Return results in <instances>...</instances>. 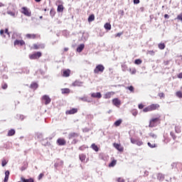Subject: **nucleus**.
Wrapping results in <instances>:
<instances>
[{"label":"nucleus","mask_w":182,"mask_h":182,"mask_svg":"<svg viewBox=\"0 0 182 182\" xmlns=\"http://www.w3.org/2000/svg\"><path fill=\"white\" fill-rule=\"evenodd\" d=\"M160 109V105L159 104H151L143 109L144 113H147L149 112H154V110H159Z\"/></svg>","instance_id":"nucleus-1"},{"label":"nucleus","mask_w":182,"mask_h":182,"mask_svg":"<svg viewBox=\"0 0 182 182\" xmlns=\"http://www.w3.org/2000/svg\"><path fill=\"white\" fill-rule=\"evenodd\" d=\"M160 117H161L159 116L158 117L150 119L149 127H156V126H157V123H160V122H161Z\"/></svg>","instance_id":"nucleus-2"},{"label":"nucleus","mask_w":182,"mask_h":182,"mask_svg":"<svg viewBox=\"0 0 182 182\" xmlns=\"http://www.w3.org/2000/svg\"><path fill=\"white\" fill-rule=\"evenodd\" d=\"M103 72H105V66L102 64L97 65L94 69V73H95V75H99V73H103Z\"/></svg>","instance_id":"nucleus-3"},{"label":"nucleus","mask_w":182,"mask_h":182,"mask_svg":"<svg viewBox=\"0 0 182 182\" xmlns=\"http://www.w3.org/2000/svg\"><path fill=\"white\" fill-rule=\"evenodd\" d=\"M41 56H42V53L38 51L33 54H29L28 58L31 60H34L36 59H39V58H41Z\"/></svg>","instance_id":"nucleus-4"},{"label":"nucleus","mask_w":182,"mask_h":182,"mask_svg":"<svg viewBox=\"0 0 182 182\" xmlns=\"http://www.w3.org/2000/svg\"><path fill=\"white\" fill-rule=\"evenodd\" d=\"M21 13L25 15L26 16H32V12L28 7H22Z\"/></svg>","instance_id":"nucleus-5"},{"label":"nucleus","mask_w":182,"mask_h":182,"mask_svg":"<svg viewBox=\"0 0 182 182\" xmlns=\"http://www.w3.org/2000/svg\"><path fill=\"white\" fill-rule=\"evenodd\" d=\"M130 140L132 144H136V146H143V141L140 139L130 138Z\"/></svg>","instance_id":"nucleus-6"},{"label":"nucleus","mask_w":182,"mask_h":182,"mask_svg":"<svg viewBox=\"0 0 182 182\" xmlns=\"http://www.w3.org/2000/svg\"><path fill=\"white\" fill-rule=\"evenodd\" d=\"M43 103L44 105H48L52 102V99L49 97V95H45L42 97Z\"/></svg>","instance_id":"nucleus-7"},{"label":"nucleus","mask_w":182,"mask_h":182,"mask_svg":"<svg viewBox=\"0 0 182 182\" xmlns=\"http://www.w3.org/2000/svg\"><path fill=\"white\" fill-rule=\"evenodd\" d=\"M27 39H36V38H41V36L35 33H27L26 34Z\"/></svg>","instance_id":"nucleus-8"},{"label":"nucleus","mask_w":182,"mask_h":182,"mask_svg":"<svg viewBox=\"0 0 182 182\" xmlns=\"http://www.w3.org/2000/svg\"><path fill=\"white\" fill-rule=\"evenodd\" d=\"M33 49H34L35 50H37L38 49H45V44L44 43H40V44L34 43L33 45Z\"/></svg>","instance_id":"nucleus-9"},{"label":"nucleus","mask_w":182,"mask_h":182,"mask_svg":"<svg viewBox=\"0 0 182 182\" xmlns=\"http://www.w3.org/2000/svg\"><path fill=\"white\" fill-rule=\"evenodd\" d=\"M113 146L114 148L117 149V150H118V151L123 152L124 151V147H123L122 145H120L119 144L114 143Z\"/></svg>","instance_id":"nucleus-10"},{"label":"nucleus","mask_w":182,"mask_h":182,"mask_svg":"<svg viewBox=\"0 0 182 182\" xmlns=\"http://www.w3.org/2000/svg\"><path fill=\"white\" fill-rule=\"evenodd\" d=\"M77 137H79V133L71 132L68 134L69 140H72V139H76Z\"/></svg>","instance_id":"nucleus-11"},{"label":"nucleus","mask_w":182,"mask_h":182,"mask_svg":"<svg viewBox=\"0 0 182 182\" xmlns=\"http://www.w3.org/2000/svg\"><path fill=\"white\" fill-rule=\"evenodd\" d=\"M57 144L58 146H65L66 144V140L63 138H59L57 140Z\"/></svg>","instance_id":"nucleus-12"},{"label":"nucleus","mask_w":182,"mask_h":182,"mask_svg":"<svg viewBox=\"0 0 182 182\" xmlns=\"http://www.w3.org/2000/svg\"><path fill=\"white\" fill-rule=\"evenodd\" d=\"M112 103H113L114 106H116L117 107H119V106H120L122 105V102L120 101V100H119V98L113 99Z\"/></svg>","instance_id":"nucleus-13"},{"label":"nucleus","mask_w":182,"mask_h":182,"mask_svg":"<svg viewBox=\"0 0 182 182\" xmlns=\"http://www.w3.org/2000/svg\"><path fill=\"white\" fill-rule=\"evenodd\" d=\"M29 87L32 90H36V89H38V87H39V85H38L36 82H33L30 85Z\"/></svg>","instance_id":"nucleus-14"},{"label":"nucleus","mask_w":182,"mask_h":182,"mask_svg":"<svg viewBox=\"0 0 182 182\" xmlns=\"http://www.w3.org/2000/svg\"><path fill=\"white\" fill-rule=\"evenodd\" d=\"M77 108H73L70 110H67L65 112L66 114H75V113H77Z\"/></svg>","instance_id":"nucleus-15"},{"label":"nucleus","mask_w":182,"mask_h":182,"mask_svg":"<svg viewBox=\"0 0 182 182\" xmlns=\"http://www.w3.org/2000/svg\"><path fill=\"white\" fill-rule=\"evenodd\" d=\"M91 97H94L95 99H102V93L93 92L91 94Z\"/></svg>","instance_id":"nucleus-16"},{"label":"nucleus","mask_w":182,"mask_h":182,"mask_svg":"<svg viewBox=\"0 0 182 182\" xmlns=\"http://www.w3.org/2000/svg\"><path fill=\"white\" fill-rule=\"evenodd\" d=\"M14 46H16V45L20 46H23L25 45V41L23 40H16L14 43Z\"/></svg>","instance_id":"nucleus-17"},{"label":"nucleus","mask_w":182,"mask_h":182,"mask_svg":"<svg viewBox=\"0 0 182 182\" xmlns=\"http://www.w3.org/2000/svg\"><path fill=\"white\" fill-rule=\"evenodd\" d=\"M114 95V92H108L105 94L104 99H110Z\"/></svg>","instance_id":"nucleus-18"},{"label":"nucleus","mask_w":182,"mask_h":182,"mask_svg":"<svg viewBox=\"0 0 182 182\" xmlns=\"http://www.w3.org/2000/svg\"><path fill=\"white\" fill-rule=\"evenodd\" d=\"M63 76L64 77H69L70 76V70L67 69L63 71Z\"/></svg>","instance_id":"nucleus-19"},{"label":"nucleus","mask_w":182,"mask_h":182,"mask_svg":"<svg viewBox=\"0 0 182 182\" xmlns=\"http://www.w3.org/2000/svg\"><path fill=\"white\" fill-rule=\"evenodd\" d=\"M16 133V132L15 131V129H11L9 130V132L7 133V136H8V137H11L12 136H15Z\"/></svg>","instance_id":"nucleus-20"},{"label":"nucleus","mask_w":182,"mask_h":182,"mask_svg":"<svg viewBox=\"0 0 182 182\" xmlns=\"http://www.w3.org/2000/svg\"><path fill=\"white\" fill-rule=\"evenodd\" d=\"M61 93L63 95H69V93H70V90L69 88H63L61 89Z\"/></svg>","instance_id":"nucleus-21"},{"label":"nucleus","mask_w":182,"mask_h":182,"mask_svg":"<svg viewBox=\"0 0 182 182\" xmlns=\"http://www.w3.org/2000/svg\"><path fill=\"white\" fill-rule=\"evenodd\" d=\"M117 164V160L113 159L112 161L109 164V167H114Z\"/></svg>","instance_id":"nucleus-22"},{"label":"nucleus","mask_w":182,"mask_h":182,"mask_svg":"<svg viewBox=\"0 0 182 182\" xmlns=\"http://www.w3.org/2000/svg\"><path fill=\"white\" fill-rule=\"evenodd\" d=\"M83 49H85V44H80V45L78 46V47L77 48V52H78L79 53H80V52H82V50H83Z\"/></svg>","instance_id":"nucleus-23"},{"label":"nucleus","mask_w":182,"mask_h":182,"mask_svg":"<svg viewBox=\"0 0 182 182\" xmlns=\"http://www.w3.org/2000/svg\"><path fill=\"white\" fill-rule=\"evenodd\" d=\"M104 28L105 29H106L107 31H110V29H112V25L110 24V23H106L104 25Z\"/></svg>","instance_id":"nucleus-24"},{"label":"nucleus","mask_w":182,"mask_h":182,"mask_svg":"<svg viewBox=\"0 0 182 182\" xmlns=\"http://www.w3.org/2000/svg\"><path fill=\"white\" fill-rule=\"evenodd\" d=\"M21 181L23 182H35L33 178H30L28 179H26L25 178H21Z\"/></svg>","instance_id":"nucleus-25"},{"label":"nucleus","mask_w":182,"mask_h":182,"mask_svg":"<svg viewBox=\"0 0 182 182\" xmlns=\"http://www.w3.org/2000/svg\"><path fill=\"white\" fill-rule=\"evenodd\" d=\"M63 9H65V7H63V4H60L58 6V9H57L58 12H63Z\"/></svg>","instance_id":"nucleus-26"},{"label":"nucleus","mask_w":182,"mask_h":182,"mask_svg":"<svg viewBox=\"0 0 182 182\" xmlns=\"http://www.w3.org/2000/svg\"><path fill=\"white\" fill-rule=\"evenodd\" d=\"M79 159H80V161L83 162V161H85V160H86V155L81 154L79 155Z\"/></svg>","instance_id":"nucleus-27"},{"label":"nucleus","mask_w":182,"mask_h":182,"mask_svg":"<svg viewBox=\"0 0 182 182\" xmlns=\"http://www.w3.org/2000/svg\"><path fill=\"white\" fill-rule=\"evenodd\" d=\"M159 49H161V50H163V49L166 48V44L164 43H161L158 45Z\"/></svg>","instance_id":"nucleus-28"},{"label":"nucleus","mask_w":182,"mask_h":182,"mask_svg":"<svg viewBox=\"0 0 182 182\" xmlns=\"http://www.w3.org/2000/svg\"><path fill=\"white\" fill-rule=\"evenodd\" d=\"M92 149L95 150V151H99V147L97 146V145H95V144H92L91 145Z\"/></svg>","instance_id":"nucleus-29"},{"label":"nucleus","mask_w":182,"mask_h":182,"mask_svg":"<svg viewBox=\"0 0 182 182\" xmlns=\"http://www.w3.org/2000/svg\"><path fill=\"white\" fill-rule=\"evenodd\" d=\"M114 126H116V127H119V126H120V124H122V119H118L114 123Z\"/></svg>","instance_id":"nucleus-30"},{"label":"nucleus","mask_w":182,"mask_h":182,"mask_svg":"<svg viewBox=\"0 0 182 182\" xmlns=\"http://www.w3.org/2000/svg\"><path fill=\"white\" fill-rule=\"evenodd\" d=\"M95 21V14H91L88 18V22H93Z\"/></svg>","instance_id":"nucleus-31"},{"label":"nucleus","mask_w":182,"mask_h":182,"mask_svg":"<svg viewBox=\"0 0 182 182\" xmlns=\"http://www.w3.org/2000/svg\"><path fill=\"white\" fill-rule=\"evenodd\" d=\"M73 86H82V83L80 81H75L73 83Z\"/></svg>","instance_id":"nucleus-32"},{"label":"nucleus","mask_w":182,"mask_h":182,"mask_svg":"<svg viewBox=\"0 0 182 182\" xmlns=\"http://www.w3.org/2000/svg\"><path fill=\"white\" fill-rule=\"evenodd\" d=\"M147 144H148L149 147H150L151 149H154V148L157 147V144H151L150 142H148Z\"/></svg>","instance_id":"nucleus-33"},{"label":"nucleus","mask_w":182,"mask_h":182,"mask_svg":"<svg viewBox=\"0 0 182 182\" xmlns=\"http://www.w3.org/2000/svg\"><path fill=\"white\" fill-rule=\"evenodd\" d=\"M126 89H128V90H129L132 93H134V87L132 85L127 87Z\"/></svg>","instance_id":"nucleus-34"},{"label":"nucleus","mask_w":182,"mask_h":182,"mask_svg":"<svg viewBox=\"0 0 182 182\" xmlns=\"http://www.w3.org/2000/svg\"><path fill=\"white\" fill-rule=\"evenodd\" d=\"M176 96L177 97H179V99L182 98V92L181 91H178L176 92Z\"/></svg>","instance_id":"nucleus-35"},{"label":"nucleus","mask_w":182,"mask_h":182,"mask_svg":"<svg viewBox=\"0 0 182 182\" xmlns=\"http://www.w3.org/2000/svg\"><path fill=\"white\" fill-rule=\"evenodd\" d=\"M129 72L131 75H136V68H129Z\"/></svg>","instance_id":"nucleus-36"},{"label":"nucleus","mask_w":182,"mask_h":182,"mask_svg":"<svg viewBox=\"0 0 182 182\" xmlns=\"http://www.w3.org/2000/svg\"><path fill=\"white\" fill-rule=\"evenodd\" d=\"M142 62L143 61L141 59H136L134 60L135 65H141Z\"/></svg>","instance_id":"nucleus-37"},{"label":"nucleus","mask_w":182,"mask_h":182,"mask_svg":"<svg viewBox=\"0 0 182 182\" xmlns=\"http://www.w3.org/2000/svg\"><path fill=\"white\" fill-rule=\"evenodd\" d=\"M1 89H4V90L8 89V84H6L5 82L4 84H2L1 85Z\"/></svg>","instance_id":"nucleus-38"},{"label":"nucleus","mask_w":182,"mask_h":182,"mask_svg":"<svg viewBox=\"0 0 182 182\" xmlns=\"http://www.w3.org/2000/svg\"><path fill=\"white\" fill-rule=\"evenodd\" d=\"M149 55H151V56H154L156 55V51L154 50H148Z\"/></svg>","instance_id":"nucleus-39"},{"label":"nucleus","mask_w":182,"mask_h":182,"mask_svg":"<svg viewBox=\"0 0 182 182\" xmlns=\"http://www.w3.org/2000/svg\"><path fill=\"white\" fill-rule=\"evenodd\" d=\"M79 100H82V102H88L87 101V97H80Z\"/></svg>","instance_id":"nucleus-40"},{"label":"nucleus","mask_w":182,"mask_h":182,"mask_svg":"<svg viewBox=\"0 0 182 182\" xmlns=\"http://www.w3.org/2000/svg\"><path fill=\"white\" fill-rule=\"evenodd\" d=\"M7 14H8V15H10L11 16L15 17V12L9 11H7Z\"/></svg>","instance_id":"nucleus-41"},{"label":"nucleus","mask_w":182,"mask_h":182,"mask_svg":"<svg viewBox=\"0 0 182 182\" xmlns=\"http://www.w3.org/2000/svg\"><path fill=\"white\" fill-rule=\"evenodd\" d=\"M171 136L173 140H176L177 139V136H176V134L173 132H171Z\"/></svg>","instance_id":"nucleus-42"},{"label":"nucleus","mask_w":182,"mask_h":182,"mask_svg":"<svg viewBox=\"0 0 182 182\" xmlns=\"http://www.w3.org/2000/svg\"><path fill=\"white\" fill-rule=\"evenodd\" d=\"M6 164H8V161H6V160H3L2 162H1V166L2 167H5V165Z\"/></svg>","instance_id":"nucleus-43"},{"label":"nucleus","mask_w":182,"mask_h":182,"mask_svg":"<svg viewBox=\"0 0 182 182\" xmlns=\"http://www.w3.org/2000/svg\"><path fill=\"white\" fill-rule=\"evenodd\" d=\"M158 96L160 97V99L163 98V97H166V95L164 94V92H160L158 94Z\"/></svg>","instance_id":"nucleus-44"},{"label":"nucleus","mask_w":182,"mask_h":182,"mask_svg":"<svg viewBox=\"0 0 182 182\" xmlns=\"http://www.w3.org/2000/svg\"><path fill=\"white\" fill-rule=\"evenodd\" d=\"M122 35H123V31L115 34V38H120V36H122Z\"/></svg>","instance_id":"nucleus-45"},{"label":"nucleus","mask_w":182,"mask_h":182,"mask_svg":"<svg viewBox=\"0 0 182 182\" xmlns=\"http://www.w3.org/2000/svg\"><path fill=\"white\" fill-rule=\"evenodd\" d=\"M149 136L153 137V139H157V135H156L154 133H150Z\"/></svg>","instance_id":"nucleus-46"},{"label":"nucleus","mask_w":182,"mask_h":182,"mask_svg":"<svg viewBox=\"0 0 182 182\" xmlns=\"http://www.w3.org/2000/svg\"><path fill=\"white\" fill-rule=\"evenodd\" d=\"M55 11L50 10V16H52V18H53V16H55Z\"/></svg>","instance_id":"nucleus-47"},{"label":"nucleus","mask_w":182,"mask_h":182,"mask_svg":"<svg viewBox=\"0 0 182 182\" xmlns=\"http://www.w3.org/2000/svg\"><path fill=\"white\" fill-rule=\"evenodd\" d=\"M122 68L123 72H126V70L127 69V66L126 65H122Z\"/></svg>","instance_id":"nucleus-48"},{"label":"nucleus","mask_w":182,"mask_h":182,"mask_svg":"<svg viewBox=\"0 0 182 182\" xmlns=\"http://www.w3.org/2000/svg\"><path fill=\"white\" fill-rule=\"evenodd\" d=\"M132 114L133 116H137V114H139V112H137V110H133Z\"/></svg>","instance_id":"nucleus-49"},{"label":"nucleus","mask_w":182,"mask_h":182,"mask_svg":"<svg viewBox=\"0 0 182 182\" xmlns=\"http://www.w3.org/2000/svg\"><path fill=\"white\" fill-rule=\"evenodd\" d=\"M138 107H139V109H144V105H143V104H139V105H138Z\"/></svg>","instance_id":"nucleus-50"},{"label":"nucleus","mask_w":182,"mask_h":182,"mask_svg":"<svg viewBox=\"0 0 182 182\" xmlns=\"http://www.w3.org/2000/svg\"><path fill=\"white\" fill-rule=\"evenodd\" d=\"M118 182H125L124 179H123V178H118L117 179Z\"/></svg>","instance_id":"nucleus-51"},{"label":"nucleus","mask_w":182,"mask_h":182,"mask_svg":"<svg viewBox=\"0 0 182 182\" xmlns=\"http://www.w3.org/2000/svg\"><path fill=\"white\" fill-rule=\"evenodd\" d=\"M9 174H10L9 171H6L5 177H9Z\"/></svg>","instance_id":"nucleus-52"},{"label":"nucleus","mask_w":182,"mask_h":182,"mask_svg":"<svg viewBox=\"0 0 182 182\" xmlns=\"http://www.w3.org/2000/svg\"><path fill=\"white\" fill-rule=\"evenodd\" d=\"M149 171H145L144 177H147V176H149Z\"/></svg>","instance_id":"nucleus-53"},{"label":"nucleus","mask_w":182,"mask_h":182,"mask_svg":"<svg viewBox=\"0 0 182 182\" xmlns=\"http://www.w3.org/2000/svg\"><path fill=\"white\" fill-rule=\"evenodd\" d=\"M5 33V31L4 29L0 30V35L1 36H4V33Z\"/></svg>","instance_id":"nucleus-54"},{"label":"nucleus","mask_w":182,"mask_h":182,"mask_svg":"<svg viewBox=\"0 0 182 182\" xmlns=\"http://www.w3.org/2000/svg\"><path fill=\"white\" fill-rule=\"evenodd\" d=\"M134 4L137 5V4H140V0H134Z\"/></svg>","instance_id":"nucleus-55"},{"label":"nucleus","mask_w":182,"mask_h":182,"mask_svg":"<svg viewBox=\"0 0 182 182\" xmlns=\"http://www.w3.org/2000/svg\"><path fill=\"white\" fill-rule=\"evenodd\" d=\"M9 180V176H5L4 182H8Z\"/></svg>","instance_id":"nucleus-56"},{"label":"nucleus","mask_w":182,"mask_h":182,"mask_svg":"<svg viewBox=\"0 0 182 182\" xmlns=\"http://www.w3.org/2000/svg\"><path fill=\"white\" fill-rule=\"evenodd\" d=\"M42 177H43V173H40L38 176V180H41L42 178Z\"/></svg>","instance_id":"nucleus-57"},{"label":"nucleus","mask_w":182,"mask_h":182,"mask_svg":"<svg viewBox=\"0 0 182 182\" xmlns=\"http://www.w3.org/2000/svg\"><path fill=\"white\" fill-rule=\"evenodd\" d=\"M178 77L179 79H182V73H179V74L178 75Z\"/></svg>","instance_id":"nucleus-58"},{"label":"nucleus","mask_w":182,"mask_h":182,"mask_svg":"<svg viewBox=\"0 0 182 182\" xmlns=\"http://www.w3.org/2000/svg\"><path fill=\"white\" fill-rule=\"evenodd\" d=\"M8 28H6L5 30H4V33H6L7 35H9V32H8Z\"/></svg>","instance_id":"nucleus-59"},{"label":"nucleus","mask_w":182,"mask_h":182,"mask_svg":"<svg viewBox=\"0 0 182 182\" xmlns=\"http://www.w3.org/2000/svg\"><path fill=\"white\" fill-rule=\"evenodd\" d=\"M2 6H5V4L0 1V8H2Z\"/></svg>","instance_id":"nucleus-60"},{"label":"nucleus","mask_w":182,"mask_h":182,"mask_svg":"<svg viewBox=\"0 0 182 182\" xmlns=\"http://www.w3.org/2000/svg\"><path fill=\"white\" fill-rule=\"evenodd\" d=\"M64 50H65V52H68V50H69V48H65Z\"/></svg>","instance_id":"nucleus-61"},{"label":"nucleus","mask_w":182,"mask_h":182,"mask_svg":"<svg viewBox=\"0 0 182 182\" xmlns=\"http://www.w3.org/2000/svg\"><path fill=\"white\" fill-rule=\"evenodd\" d=\"M164 18H168V14H165Z\"/></svg>","instance_id":"nucleus-62"},{"label":"nucleus","mask_w":182,"mask_h":182,"mask_svg":"<svg viewBox=\"0 0 182 182\" xmlns=\"http://www.w3.org/2000/svg\"><path fill=\"white\" fill-rule=\"evenodd\" d=\"M42 0H35L36 2H41Z\"/></svg>","instance_id":"nucleus-63"},{"label":"nucleus","mask_w":182,"mask_h":182,"mask_svg":"<svg viewBox=\"0 0 182 182\" xmlns=\"http://www.w3.org/2000/svg\"><path fill=\"white\" fill-rule=\"evenodd\" d=\"M43 18V16H40V19H42Z\"/></svg>","instance_id":"nucleus-64"}]
</instances>
